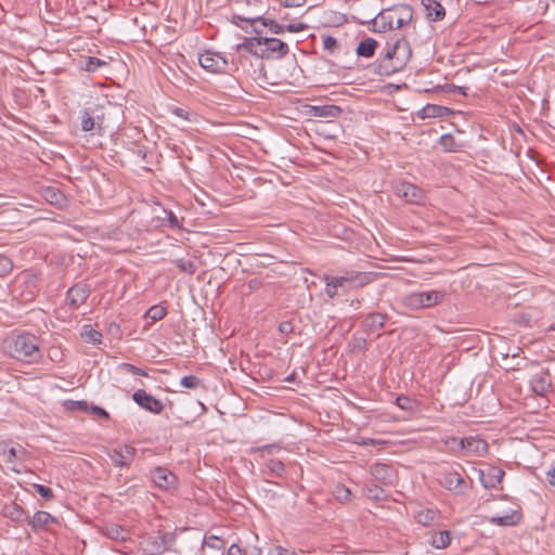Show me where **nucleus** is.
<instances>
[{"mask_svg":"<svg viewBox=\"0 0 555 555\" xmlns=\"http://www.w3.org/2000/svg\"><path fill=\"white\" fill-rule=\"evenodd\" d=\"M24 283L33 288L38 289V284L40 281V272L37 270H26L22 274Z\"/></svg>","mask_w":555,"mask_h":555,"instance_id":"35","label":"nucleus"},{"mask_svg":"<svg viewBox=\"0 0 555 555\" xmlns=\"http://www.w3.org/2000/svg\"><path fill=\"white\" fill-rule=\"evenodd\" d=\"M90 293V286L85 282H79L67 291L66 300L72 309H78L86 302Z\"/></svg>","mask_w":555,"mask_h":555,"instance_id":"11","label":"nucleus"},{"mask_svg":"<svg viewBox=\"0 0 555 555\" xmlns=\"http://www.w3.org/2000/svg\"><path fill=\"white\" fill-rule=\"evenodd\" d=\"M323 49L328 51L330 53H334L338 49L337 39L330 35H323L321 37Z\"/></svg>","mask_w":555,"mask_h":555,"instance_id":"44","label":"nucleus"},{"mask_svg":"<svg viewBox=\"0 0 555 555\" xmlns=\"http://www.w3.org/2000/svg\"><path fill=\"white\" fill-rule=\"evenodd\" d=\"M488 520L496 526H515L521 520V514L517 511H511L503 516H491Z\"/></svg>","mask_w":555,"mask_h":555,"instance_id":"24","label":"nucleus"},{"mask_svg":"<svg viewBox=\"0 0 555 555\" xmlns=\"http://www.w3.org/2000/svg\"><path fill=\"white\" fill-rule=\"evenodd\" d=\"M44 198L54 205H61L64 202L63 193L55 188H47L44 190Z\"/></svg>","mask_w":555,"mask_h":555,"instance_id":"37","label":"nucleus"},{"mask_svg":"<svg viewBox=\"0 0 555 555\" xmlns=\"http://www.w3.org/2000/svg\"><path fill=\"white\" fill-rule=\"evenodd\" d=\"M375 273L373 272H358V271H347L343 275L334 276V283L338 288L343 291H349L351 288H360L363 287L374 281Z\"/></svg>","mask_w":555,"mask_h":555,"instance_id":"5","label":"nucleus"},{"mask_svg":"<svg viewBox=\"0 0 555 555\" xmlns=\"http://www.w3.org/2000/svg\"><path fill=\"white\" fill-rule=\"evenodd\" d=\"M163 227H168L172 230H183L181 221L172 210H163V216L157 217Z\"/></svg>","mask_w":555,"mask_h":555,"instance_id":"29","label":"nucleus"},{"mask_svg":"<svg viewBox=\"0 0 555 555\" xmlns=\"http://www.w3.org/2000/svg\"><path fill=\"white\" fill-rule=\"evenodd\" d=\"M530 387L538 396H544L551 388V376L548 372L534 374L530 379Z\"/></svg>","mask_w":555,"mask_h":555,"instance_id":"19","label":"nucleus"},{"mask_svg":"<svg viewBox=\"0 0 555 555\" xmlns=\"http://www.w3.org/2000/svg\"><path fill=\"white\" fill-rule=\"evenodd\" d=\"M91 411H92L93 414H95V415H98L100 417H103V418H106V420L109 418L108 412L106 410H104L103 408H101V406L94 405V406H92Z\"/></svg>","mask_w":555,"mask_h":555,"instance_id":"59","label":"nucleus"},{"mask_svg":"<svg viewBox=\"0 0 555 555\" xmlns=\"http://www.w3.org/2000/svg\"><path fill=\"white\" fill-rule=\"evenodd\" d=\"M268 555H297V553L276 545L270 548Z\"/></svg>","mask_w":555,"mask_h":555,"instance_id":"52","label":"nucleus"},{"mask_svg":"<svg viewBox=\"0 0 555 555\" xmlns=\"http://www.w3.org/2000/svg\"><path fill=\"white\" fill-rule=\"evenodd\" d=\"M309 113L313 117L337 118L343 113V108L334 104L311 105Z\"/></svg>","mask_w":555,"mask_h":555,"instance_id":"21","label":"nucleus"},{"mask_svg":"<svg viewBox=\"0 0 555 555\" xmlns=\"http://www.w3.org/2000/svg\"><path fill=\"white\" fill-rule=\"evenodd\" d=\"M56 522V518L50 513L44 511H37L31 519H28V524L34 531L44 529L50 524Z\"/></svg>","mask_w":555,"mask_h":555,"instance_id":"23","label":"nucleus"},{"mask_svg":"<svg viewBox=\"0 0 555 555\" xmlns=\"http://www.w3.org/2000/svg\"><path fill=\"white\" fill-rule=\"evenodd\" d=\"M306 3V0H282L281 5L284 8H299Z\"/></svg>","mask_w":555,"mask_h":555,"instance_id":"57","label":"nucleus"},{"mask_svg":"<svg viewBox=\"0 0 555 555\" xmlns=\"http://www.w3.org/2000/svg\"><path fill=\"white\" fill-rule=\"evenodd\" d=\"M261 22V24L269 28V30L275 35L283 34L286 31L285 25H280L275 21L271 18H264L262 16H256V17H248L245 18L241 15H233L232 16V23L236 26L241 27L242 29H246L248 25L253 26L256 22Z\"/></svg>","mask_w":555,"mask_h":555,"instance_id":"8","label":"nucleus"},{"mask_svg":"<svg viewBox=\"0 0 555 555\" xmlns=\"http://www.w3.org/2000/svg\"><path fill=\"white\" fill-rule=\"evenodd\" d=\"M279 331L282 334H291L294 332V325L291 321H283L279 325Z\"/></svg>","mask_w":555,"mask_h":555,"instance_id":"56","label":"nucleus"},{"mask_svg":"<svg viewBox=\"0 0 555 555\" xmlns=\"http://www.w3.org/2000/svg\"><path fill=\"white\" fill-rule=\"evenodd\" d=\"M413 10L408 4H396L382 10L372 21V30L375 33H385L387 30L399 29L411 23Z\"/></svg>","mask_w":555,"mask_h":555,"instance_id":"2","label":"nucleus"},{"mask_svg":"<svg viewBox=\"0 0 555 555\" xmlns=\"http://www.w3.org/2000/svg\"><path fill=\"white\" fill-rule=\"evenodd\" d=\"M105 535L112 540L126 541L128 531L119 525H111L105 528Z\"/></svg>","mask_w":555,"mask_h":555,"instance_id":"31","label":"nucleus"},{"mask_svg":"<svg viewBox=\"0 0 555 555\" xmlns=\"http://www.w3.org/2000/svg\"><path fill=\"white\" fill-rule=\"evenodd\" d=\"M465 87H455V91L460 94L466 95Z\"/></svg>","mask_w":555,"mask_h":555,"instance_id":"63","label":"nucleus"},{"mask_svg":"<svg viewBox=\"0 0 555 555\" xmlns=\"http://www.w3.org/2000/svg\"><path fill=\"white\" fill-rule=\"evenodd\" d=\"M167 311L162 306H152L145 313V317L156 322L166 315Z\"/></svg>","mask_w":555,"mask_h":555,"instance_id":"41","label":"nucleus"},{"mask_svg":"<svg viewBox=\"0 0 555 555\" xmlns=\"http://www.w3.org/2000/svg\"><path fill=\"white\" fill-rule=\"evenodd\" d=\"M287 43L278 38L263 37V57L267 60H280L288 53Z\"/></svg>","mask_w":555,"mask_h":555,"instance_id":"10","label":"nucleus"},{"mask_svg":"<svg viewBox=\"0 0 555 555\" xmlns=\"http://www.w3.org/2000/svg\"><path fill=\"white\" fill-rule=\"evenodd\" d=\"M108 457L112 461V463L117 467H128L131 464V462L126 460V456L121 454V452L118 449L109 451Z\"/></svg>","mask_w":555,"mask_h":555,"instance_id":"38","label":"nucleus"},{"mask_svg":"<svg viewBox=\"0 0 555 555\" xmlns=\"http://www.w3.org/2000/svg\"><path fill=\"white\" fill-rule=\"evenodd\" d=\"M439 518V513L436 509L427 508L420 511L415 515V520L423 526H430Z\"/></svg>","mask_w":555,"mask_h":555,"instance_id":"30","label":"nucleus"},{"mask_svg":"<svg viewBox=\"0 0 555 555\" xmlns=\"http://www.w3.org/2000/svg\"><path fill=\"white\" fill-rule=\"evenodd\" d=\"M225 555H242V548L236 543H233L228 548V552Z\"/></svg>","mask_w":555,"mask_h":555,"instance_id":"60","label":"nucleus"},{"mask_svg":"<svg viewBox=\"0 0 555 555\" xmlns=\"http://www.w3.org/2000/svg\"><path fill=\"white\" fill-rule=\"evenodd\" d=\"M3 514L5 517L17 522L28 520V515L26 514V512L22 508V506H20L16 503L5 505L3 508Z\"/></svg>","mask_w":555,"mask_h":555,"instance_id":"26","label":"nucleus"},{"mask_svg":"<svg viewBox=\"0 0 555 555\" xmlns=\"http://www.w3.org/2000/svg\"><path fill=\"white\" fill-rule=\"evenodd\" d=\"M173 263L179 268L181 272L188 273V274H194L196 271V266L191 260L185 259H176L173 260Z\"/></svg>","mask_w":555,"mask_h":555,"instance_id":"39","label":"nucleus"},{"mask_svg":"<svg viewBox=\"0 0 555 555\" xmlns=\"http://www.w3.org/2000/svg\"><path fill=\"white\" fill-rule=\"evenodd\" d=\"M505 473L498 466H491L487 472H481L480 481L486 489L496 488L504 477Z\"/></svg>","mask_w":555,"mask_h":555,"instance_id":"18","label":"nucleus"},{"mask_svg":"<svg viewBox=\"0 0 555 555\" xmlns=\"http://www.w3.org/2000/svg\"><path fill=\"white\" fill-rule=\"evenodd\" d=\"M387 320L388 315L386 313L371 312L363 318L360 327L365 334L371 335L383 330Z\"/></svg>","mask_w":555,"mask_h":555,"instance_id":"13","label":"nucleus"},{"mask_svg":"<svg viewBox=\"0 0 555 555\" xmlns=\"http://www.w3.org/2000/svg\"><path fill=\"white\" fill-rule=\"evenodd\" d=\"M259 285V282L257 280L249 281V287L255 289Z\"/></svg>","mask_w":555,"mask_h":555,"instance_id":"64","label":"nucleus"},{"mask_svg":"<svg viewBox=\"0 0 555 555\" xmlns=\"http://www.w3.org/2000/svg\"><path fill=\"white\" fill-rule=\"evenodd\" d=\"M106 63L98 57L90 56L86 63V70L95 72L99 67L105 65Z\"/></svg>","mask_w":555,"mask_h":555,"instance_id":"50","label":"nucleus"},{"mask_svg":"<svg viewBox=\"0 0 555 555\" xmlns=\"http://www.w3.org/2000/svg\"><path fill=\"white\" fill-rule=\"evenodd\" d=\"M395 190L399 197L404 198L409 203L418 204L424 198L422 190L409 182L398 183Z\"/></svg>","mask_w":555,"mask_h":555,"instance_id":"16","label":"nucleus"},{"mask_svg":"<svg viewBox=\"0 0 555 555\" xmlns=\"http://www.w3.org/2000/svg\"><path fill=\"white\" fill-rule=\"evenodd\" d=\"M118 450L121 452V454H124L126 456V460H128L129 462L133 461L135 452H137V450L133 447L125 444L121 448H119Z\"/></svg>","mask_w":555,"mask_h":555,"instance_id":"53","label":"nucleus"},{"mask_svg":"<svg viewBox=\"0 0 555 555\" xmlns=\"http://www.w3.org/2000/svg\"><path fill=\"white\" fill-rule=\"evenodd\" d=\"M450 113V108L436 104H427L421 111L422 118H436V117H444Z\"/></svg>","mask_w":555,"mask_h":555,"instance_id":"28","label":"nucleus"},{"mask_svg":"<svg viewBox=\"0 0 555 555\" xmlns=\"http://www.w3.org/2000/svg\"><path fill=\"white\" fill-rule=\"evenodd\" d=\"M132 400L141 408L153 414H160L164 404L160 400L147 393L144 389H138L132 395Z\"/></svg>","mask_w":555,"mask_h":555,"instance_id":"9","label":"nucleus"},{"mask_svg":"<svg viewBox=\"0 0 555 555\" xmlns=\"http://www.w3.org/2000/svg\"><path fill=\"white\" fill-rule=\"evenodd\" d=\"M337 493L339 498L347 499L350 495V490L346 487H340L337 489Z\"/></svg>","mask_w":555,"mask_h":555,"instance_id":"62","label":"nucleus"},{"mask_svg":"<svg viewBox=\"0 0 555 555\" xmlns=\"http://www.w3.org/2000/svg\"><path fill=\"white\" fill-rule=\"evenodd\" d=\"M461 438H456V437H448L446 439H443V443L444 446L449 449V451H451L452 453H457L460 451L463 450V448H461Z\"/></svg>","mask_w":555,"mask_h":555,"instance_id":"47","label":"nucleus"},{"mask_svg":"<svg viewBox=\"0 0 555 555\" xmlns=\"http://www.w3.org/2000/svg\"><path fill=\"white\" fill-rule=\"evenodd\" d=\"M13 269V262L12 260L0 254V276L3 278V276H7Z\"/></svg>","mask_w":555,"mask_h":555,"instance_id":"45","label":"nucleus"},{"mask_svg":"<svg viewBox=\"0 0 555 555\" xmlns=\"http://www.w3.org/2000/svg\"><path fill=\"white\" fill-rule=\"evenodd\" d=\"M172 114L176 115L177 117L181 118V119L191 120V118H190L191 113H190V111L188 108L175 107L172 109Z\"/></svg>","mask_w":555,"mask_h":555,"instance_id":"55","label":"nucleus"},{"mask_svg":"<svg viewBox=\"0 0 555 555\" xmlns=\"http://www.w3.org/2000/svg\"><path fill=\"white\" fill-rule=\"evenodd\" d=\"M439 145L444 152H456L461 145L456 143L454 137L450 133L442 134L439 139Z\"/></svg>","mask_w":555,"mask_h":555,"instance_id":"34","label":"nucleus"},{"mask_svg":"<svg viewBox=\"0 0 555 555\" xmlns=\"http://www.w3.org/2000/svg\"><path fill=\"white\" fill-rule=\"evenodd\" d=\"M151 480L156 487L162 490H169L175 488L177 483V477L173 473L165 467H155L150 473Z\"/></svg>","mask_w":555,"mask_h":555,"instance_id":"12","label":"nucleus"},{"mask_svg":"<svg viewBox=\"0 0 555 555\" xmlns=\"http://www.w3.org/2000/svg\"><path fill=\"white\" fill-rule=\"evenodd\" d=\"M142 550L146 555H160L167 550L165 535H149L142 542Z\"/></svg>","mask_w":555,"mask_h":555,"instance_id":"17","label":"nucleus"},{"mask_svg":"<svg viewBox=\"0 0 555 555\" xmlns=\"http://www.w3.org/2000/svg\"><path fill=\"white\" fill-rule=\"evenodd\" d=\"M34 488L46 500L53 499V491L51 488L43 486V485H38V483L34 485Z\"/></svg>","mask_w":555,"mask_h":555,"instance_id":"51","label":"nucleus"},{"mask_svg":"<svg viewBox=\"0 0 555 555\" xmlns=\"http://www.w3.org/2000/svg\"><path fill=\"white\" fill-rule=\"evenodd\" d=\"M199 65L212 74H223L228 72V60L218 52L206 50L198 55Z\"/></svg>","mask_w":555,"mask_h":555,"instance_id":"6","label":"nucleus"},{"mask_svg":"<svg viewBox=\"0 0 555 555\" xmlns=\"http://www.w3.org/2000/svg\"><path fill=\"white\" fill-rule=\"evenodd\" d=\"M5 348L10 356L18 361L34 363L41 359L38 339L31 334H21L8 339Z\"/></svg>","mask_w":555,"mask_h":555,"instance_id":"3","label":"nucleus"},{"mask_svg":"<svg viewBox=\"0 0 555 555\" xmlns=\"http://www.w3.org/2000/svg\"><path fill=\"white\" fill-rule=\"evenodd\" d=\"M546 480L552 487H555V466L546 472Z\"/></svg>","mask_w":555,"mask_h":555,"instance_id":"61","label":"nucleus"},{"mask_svg":"<svg viewBox=\"0 0 555 555\" xmlns=\"http://www.w3.org/2000/svg\"><path fill=\"white\" fill-rule=\"evenodd\" d=\"M396 403L403 411L412 412V411H414V408H415V401L412 400L410 397L403 396V395L398 396L396 398Z\"/></svg>","mask_w":555,"mask_h":555,"instance_id":"43","label":"nucleus"},{"mask_svg":"<svg viewBox=\"0 0 555 555\" xmlns=\"http://www.w3.org/2000/svg\"><path fill=\"white\" fill-rule=\"evenodd\" d=\"M444 295V292L441 291L410 293L403 297L402 304L411 310L431 308L440 304Z\"/></svg>","mask_w":555,"mask_h":555,"instance_id":"4","label":"nucleus"},{"mask_svg":"<svg viewBox=\"0 0 555 555\" xmlns=\"http://www.w3.org/2000/svg\"><path fill=\"white\" fill-rule=\"evenodd\" d=\"M225 545V542L224 540H222L221 538L219 537H216V535H210L208 538H206L203 543H202V546H206V547H209V548H212V550H222Z\"/></svg>","mask_w":555,"mask_h":555,"instance_id":"40","label":"nucleus"},{"mask_svg":"<svg viewBox=\"0 0 555 555\" xmlns=\"http://www.w3.org/2000/svg\"><path fill=\"white\" fill-rule=\"evenodd\" d=\"M100 106H88L81 112L82 131H91L98 126L101 128L103 114Z\"/></svg>","mask_w":555,"mask_h":555,"instance_id":"14","label":"nucleus"},{"mask_svg":"<svg viewBox=\"0 0 555 555\" xmlns=\"http://www.w3.org/2000/svg\"><path fill=\"white\" fill-rule=\"evenodd\" d=\"M371 474L375 479L388 483L391 481L392 468L387 464L376 463L371 467Z\"/></svg>","mask_w":555,"mask_h":555,"instance_id":"25","label":"nucleus"},{"mask_svg":"<svg viewBox=\"0 0 555 555\" xmlns=\"http://www.w3.org/2000/svg\"><path fill=\"white\" fill-rule=\"evenodd\" d=\"M377 46V41L374 38L367 37L359 42L356 52L361 57H372Z\"/></svg>","mask_w":555,"mask_h":555,"instance_id":"27","label":"nucleus"},{"mask_svg":"<svg viewBox=\"0 0 555 555\" xmlns=\"http://www.w3.org/2000/svg\"><path fill=\"white\" fill-rule=\"evenodd\" d=\"M461 448L466 454L476 456H485L488 453V443L479 437H465L461 438Z\"/></svg>","mask_w":555,"mask_h":555,"instance_id":"15","label":"nucleus"},{"mask_svg":"<svg viewBox=\"0 0 555 555\" xmlns=\"http://www.w3.org/2000/svg\"><path fill=\"white\" fill-rule=\"evenodd\" d=\"M236 50H245L251 55L262 59L263 57V37L245 38L244 41L237 44Z\"/></svg>","mask_w":555,"mask_h":555,"instance_id":"20","label":"nucleus"},{"mask_svg":"<svg viewBox=\"0 0 555 555\" xmlns=\"http://www.w3.org/2000/svg\"><path fill=\"white\" fill-rule=\"evenodd\" d=\"M81 337L85 341L93 345L101 344L102 341V334L94 330L91 325L83 326Z\"/></svg>","mask_w":555,"mask_h":555,"instance_id":"33","label":"nucleus"},{"mask_svg":"<svg viewBox=\"0 0 555 555\" xmlns=\"http://www.w3.org/2000/svg\"><path fill=\"white\" fill-rule=\"evenodd\" d=\"M451 534L449 531H440L431 535L430 545L435 548H446L450 545Z\"/></svg>","mask_w":555,"mask_h":555,"instance_id":"32","label":"nucleus"},{"mask_svg":"<svg viewBox=\"0 0 555 555\" xmlns=\"http://www.w3.org/2000/svg\"><path fill=\"white\" fill-rule=\"evenodd\" d=\"M439 483L455 495H463L466 490V482L456 470L442 472L439 477Z\"/></svg>","mask_w":555,"mask_h":555,"instance_id":"7","label":"nucleus"},{"mask_svg":"<svg viewBox=\"0 0 555 555\" xmlns=\"http://www.w3.org/2000/svg\"><path fill=\"white\" fill-rule=\"evenodd\" d=\"M68 408L69 409L78 408L81 411H86L88 409V402L85 401V400H81V401H69L68 402Z\"/></svg>","mask_w":555,"mask_h":555,"instance_id":"58","label":"nucleus"},{"mask_svg":"<svg viewBox=\"0 0 555 555\" xmlns=\"http://www.w3.org/2000/svg\"><path fill=\"white\" fill-rule=\"evenodd\" d=\"M323 281L325 282V294L330 298H334L338 295V286H336V283H334V280L332 279V275L324 274Z\"/></svg>","mask_w":555,"mask_h":555,"instance_id":"42","label":"nucleus"},{"mask_svg":"<svg viewBox=\"0 0 555 555\" xmlns=\"http://www.w3.org/2000/svg\"><path fill=\"white\" fill-rule=\"evenodd\" d=\"M266 468L268 469V472L271 475L276 476V477L282 476L285 472V465L283 464L282 461L276 460V459L268 460L266 462Z\"/></svg>","mask_w":555,"mask_h":555,"instance_id":"36","label":"nucleus"},{"mask_svg":"<svg viewBox=\"0 0 555 555\" xmlns=\"http://www.w3.org/2000/svg\"><path fill=\"white\" fill-rule=\"evenodd\" d=\"M307 27L308 26L302 22L289 23V24L285 25L286 31H289V33H300V31L306 30Z\"/></svg>","mask_w":555,"mask_h":555,"instance_id":"54","label":"nucleus"},{"mask_svg":"<svg viewBox=\"0 0 555 555\" xmlns=\"http://www.w3.org/2000/svg\"><path fill=\"white\" fill-rule=\"evenodd\" d=\"M412 56V48L405 38H399L389 46L379 60L378 73L389 76L402 70Z\"/></svg>","mask_w":555,"mask_h":555,"instance_id":"1","label":"nucleus"},{"mask_svg":"<svg viewBox=\"0 0 555 555\" xmlns=\"http://www.w3.org/2000/svg\"><path fill=\"white\" fill-rule=\"evenodd\" d=\"M120 369L133 375L147 376V372L131 363H121Z\"/></svg>","mask_w":555,"mask_h":555,"instance_id":"49","label":"nucleus"},{"mask_svg":"<svg viewBox=\"0 0 555 555\" xmlns=\"http://www.w3.org/2000/svg\"><path fill=\"white\" fill-rule=\"evenodd\" d=\"M26 453V450L23 447L10 448L8 451H3V454L7 456L8 463H14L18 457Z\"/></svg>","mask_w":555,"mask_h":555,"instance_id":"46","label":"nucleus"},{"mask_svg":"<svg viewBox=\"0 0 555 555\" xmlns=\"http://www.w3.org/2000/svg\"><path fill=\"white\" fill-rule=\"evenodd\" d=\"M180 384L185 388L195 389L201 384V379L194 375H188L181 378Z\"/></svg>","mask_w":555,"mask_h":555,"instance_id":"48","label":"nucleus"},{"mask_svg":"<svg viewBox=\"0 0 555 555\" xmlns=\"http://www.w3.org/2000/svg\"><path fill=\"white\" fill-rule=\"evenodd\" d=\"M422 4L426 11V17L429 21L438 22V21H442L444 18L446 10L439 1L422 0Z\"/></svg>","mask_w":555,"mask_h":555,"instance_id":"22","label":"nucleus"}]
</instances>
